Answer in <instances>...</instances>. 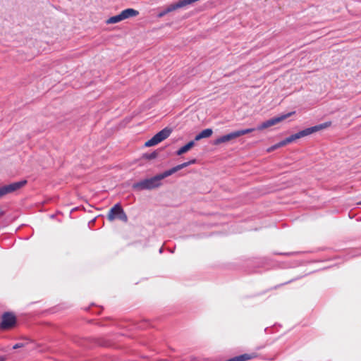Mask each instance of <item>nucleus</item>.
Listing matches in <instances>:
<instances>
[{
	"mask_svg": "<svg viewBox=\"0 0 361 361\" xmlns=\"http://www.w3.org/2000/svg\"><path fill=\"white\" fill-rule=\"evenodd\" d=\"M166 171L162 173L158 174L152 178L142 180L133 185L134 190H152L159 187L161 185V180L168 177Z\"/></svg>",
	"mask_w": 361,
	"mask_h": 361,
	"instance_id": "obj_1",
	"label": "nucleus"
},
{
	"mask_svg": "<svg viewBox=\"0 0 361 361\" xmlns=\"http://www.w3.org/2000/svg\"><path fill=\"white\" fill-rule=\"evenodd\" d=\"M331 125V122L329 121V122H325L324 123H321L317 126H312L310 128H305L295 134L290 135V137L286 138L285 140H282L283 146L295 141V140L300 139L301 137L310 135L314 133H316L319 130L327 128Z\"/></svg>",
	"mask_w": 361,
	"mask_h": 361,
	"instance_id": "obj_2",
	"label": "nucleus"
},
{
	"mask_svg": "<svg viewBox=\"0 0 361 361\" xmlns=\"http://www.w3.org/2000/svg\"><path fill=\"white\" fill-rule=\"evenodd\" d=\"M139 14L137 10L133 8H127L122 11L119 14L109 18L106 21V24H116L126 19L135 17Z\"/></svg>",
	"mask_w": 361,
	"mask_h": 361,
	"instance_id": "obj_3",
	"label": "nucleus"
},
{
	"mask_svg": "<svg viewBox=\"0 0 361 361\" xmlns=\"http://www.w3.org/2000/svg\"><path fill=\"white\" fill-rule=\"evenodd\" d=\"M171 130L165 128L156 135H154L150 140L147 141L145 144L146 147H152L166 139L171 135Z\"/></svg>",
	"mask_w": 361,
	"mask_h": 361,
	"instance_id": "obj_4",
	"label": "nucleus"
},
{
	"mask_svg": "<svg viewBox=\"0 0 361 361\" xmlns=\"http://www.w3.org/2000/svg\"><path fill=\"white\" fill-rule=\"evenodd\" d=\"M108 219L109 221H113L116 218L119 219L120 220L127 222L128 217L123 209L121 207L119 204H115L109 212L107 215Z\"/></svg>",
	"mask_w": 361,
	"mask_h": 361,
	"instance_id": "obj_5",
	"label": "nucleus"
},
{
	"mask_svg": "<svg viewBox=\"0 0 361 361\" xmlns=\"http://www.w3.org/2000/svg\"><path fill=\"white\" fill-rule=\"evenodd\" d=\"M294 114H295V111H292L288 114H283L279 116H276V117L272 118L271 119H269V120L263 122L261 125L258 126L256 129L258 130H262L265 128L273 126L283 121V120H285L286 118H288L289 116H290L291 115H293Z\"/></svg>",
	"mask_w": 361,
	"mask_h": 361,
	"instance_id": "obj_6",
	"label": "nucleus"
},
{
	"mask_svg": "<svg viewBox=\"0 0 361 361\" xmlns=\"http://www.w3.org/2000/svg\"><path fill=\"white\" fill-rule=\"evenodd\" d=\"M27 183V180H23L18 182H14L9 185H4L0 188V197L3 196L13 192L21 188H23Z\"/></svg>",
	"mask_w": 361,
	"mask_h": 361,
	"instance_id": "obj_7",
	"label": "nucleus"
},
{
	"mask_svg": "<svg viewBox=\"0 0 361 361\" xmlns=\"http://www.w3.org/2000/svg\"><path fill=\"white\" fill-rule=\"evenodd\" d=\"M16 322V317L11 313H5L2 316L0 327L2 329H8L14 326Z\"/></svg>",
	"mask_w": 361,
	"mask_h": 361,
	"instance_id": "obj_8",
	"label": "nucleus"
},
{
	"mask_svg": "<svg viewBox=\"0 0 361 361\" xmlns=\"http://www.w3.org/2000/svg\"><path fill=\"white\" fill-rule=\"evenodd\" d=\"M238 137L237 132L234 131L227 135H223L214 141V145H219L221 143H226Z\"/></svg>",
	"mask_w": 361,
	"mask_h": 361,
	"instance_id": "obj_9",
	"label": "nucleus"
},
{
	"mask_svg": "<svg viewBox=\"0 0 361 361\" xmlns=\"http://www.w3.org/2000/svg\"><path fill=\"white\" fill-rule=\"evenodd\" d=\"M196 162V159H191L189 161H187V162H184L183 164H178L173 168H171V169L169 170H167L166 172H167V174L168 176H171L172 174H173L174 173L178 171L179 170H181L191 164H193Z\"/></svg>",
	"mask_w": 361,
	"mask_h": 361,
	"instance_id": "obj_10",
	"label": "nucleus"
},
{
	"mask_svg": "<svg viewBox=\"0 0 361 361\" xmlns=\"http://www.w3.org/2000/svg\"><path fill=\"white\" fill-rule=\"evenodd\" d=\"M212 133H213L212 129H211V128L204 129L195 136V140L198 141L203 138L209 137L212 135Z\"/></svg>",
	"mask_w": 361,
	"mask_h": 361,
	"instance_id": "obj_11",
	"label": "nucleus"
},
{
	"mask_svg": "<svg viewBox=\"0 0 361 361\" xmlns=\"http://www.w3.org/2000/svg\"><path fill=\"white\" fill-rule=\"evenodd\" d=\"M195 145V141H190L185 145L180 147L177 152V155H182L187 152H188L190 149H192Z\"/></svg>",
	"mask_w": 361,
	"mask_h": 361,
	"instance_id": "obj_12",
	"label": "nucleus"
},
{
	"mask_svg": "<svg viewBox=\"0 0 361 361\" xmlns=\"http://www.w3.org/2000/svg\"><path fill=\"white\" fill-rule=\"evenodd\" d=\"M255 130H257V129L256 128H247V129L236 130V132H237L238 136L240 137V136L244 135L245 134L252 133V132L255 131Z\"/></svg>",
	"mask_w": 361,
	"mask_h": 361,
	"instance_id": "obj_13",
	"label": "nucleus"
},
{
	"mask_svg": "<svg viewBox=\"0 0 361 361\" xmlns=\"http://www.w3.org/2000/svg\"><path fill=\"white\" fill-rule=\"evenodd\" d=\"M283 147V144L282 142V141L279 142V143L276 144V145H272L271 147H269L267 151L268 152H273L274 150L279 148V147Z\"/></svg>",
	"mask_w": 361,
	"mask_h": 361,
	"instance_id": "obj_14",
	"label": "nucleus"
},
{
	"mask_svg": "<svg viewBox=\"0 0 361 361\" xmlns=\"http://www.w3.org/2000/svg\"><path fill=\"white\" fill-rule=\"evenodd\" d=\"M238 357L239 361H245V360L251 359L252 357V356H251L248 354H244V355L238 356Z\"/></svg>",
	"mask_w": 361,
	"mask_h": 361,
	"instance_id": "obj_15",
	"label": "nucleus"
},
{
	"mask_svg": "<svg viewBox=\"0 0 361 361\" xmlns=\"http://www.w3.org/2000/svg\"><path fill=\"white\" fill-rule=\"evenodd\" d=\"M22 347H23V344L21 343H16V345H14L13 346V349H17V348H22Z\"/></svg>",
	"mask_w": 361,
	"mask_h": 361,
	"instance_id": "obj_16",
	"label": "nucleus"
},
{
	"mask_svg": "<svg viewBox=\"0 0 361 361\" xmlns=\"http://www.w3.org/2000/svg\"><path fill=\"white\" fill-rule=\"evenodd\" d=\"M226 361H239V360H238V357L237 356V357H233V358L229 359V360H226Z\"/></svg>",
	"mask_w": 361,
	"mask_h": 361,
	"instance_id": "obj_17",
	"label": "nucleus"
},
{
	"mask_svg": "<svg viewBox=\"0 0 361 361\" xmlns=\"http://www.w3.org/2000/svg\"><path fill=\"white\" fill-rule=\"evenodd\" d=\"M4 360H5V357H0V361H4Z\"/></svg>",
	"mask_w": 361,
	"mask_h": 361,
	"instance_id": "obj_18",
	"label": "nucleus"
},
{
	"mask_svg": "<svg viewBox=\"0 0 361 361\" xmlns=\"http://www.w3.org/2000/svg\"><path fill=\"white\" fill-rule=\"evenodd\" d=\"M155 157H156V154H152V155H151V157H151V158H154Z\"/></svg>",
	"mask_w": 361,
	"mask_h": 361,
	"instance_id": "obj_19",
	"label": "nucleus"
},
{
	"mask_svg": "<svg viewBox=\"0 0 361 361\" xmlns=\"http://www.w3.org/2000/svg\"><path fill=\"white\" fill-rule=\"evenodd\" d=\"M360 204H361V201L359 202Z\"/></svg>",
	"mask_w": 361,
	"mask_h": 361,
	"instance_id": "obj_20",
	"label": "nucleus"
}]
</instances>
